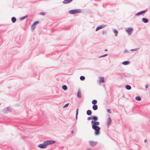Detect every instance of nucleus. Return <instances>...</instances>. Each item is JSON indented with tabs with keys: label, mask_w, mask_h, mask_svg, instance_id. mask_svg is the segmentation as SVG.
I'll use <instances>...</instances> for the list:
<instances>
[{
	"label": "nucleus",
	"mask_w": 150,
	"mask_h": 150,
	"mask_svg": "<svg viewBox=\"0 0 150 150\" xmlns=\"http://www.w3.org/2000/svg\"><path fill=\"white\" fill-rule=\"evenodd\" d=\"M80 79L81 80H83L85 79V77L83 76H81L80 77Z\"/></svg>",
	"instance_id": "obj_21"
},
{
	"label": "nucleus",
	"mask_w": 150,
	"mask_h": 150,
	"mask_svg": "<svg viewBox=\"0 0 150 150\" xmlns=\"http://www.w3.org/2000/svg\"><path fill=\"white\" fill-rule=\"evenodd\" d=\"M97 101L96 100H93L92 101V103L93 104L95 105V104L97 103Z\"/></svg>",
	"instance_id": "obj_20"
},
{
	"label": "nucleus",
	"mask_w": 150,
	"mask_h": 150,
	"mask_svg": "<svg viewBox=\"0 0 150 150\" xmlns=\"http://www.w3.org/2000/svg\"><path fill=\"white\" fill-rule=\"evenodd\" d=\"M103 34H105L106 33V32L105 31H103L102 32Z\"/></svg>",
	"instance_id": "obj_28"
},
{
	"label": "nucleus",
	"mask_w": 150,
	"mask_h": 150,
	"mask_svg": "<svg viewBox=\"0 0 150 150\" xmlns=\"http://www.w3.org/2000/svg\"><path fill=\"white\" fill-rule=\"evenodd\" d=\"M81 11L79 9L72 10L69 11V13L71 14H75L79 13H80Z\"/></svg>",
	"instance_id": "obj_3"
},
{
	"label": "nucleus",
	"mask_w": 150,
	"mask_h": 150,
	"mask_svg": "<svg viewBox=\"0 0 150 150\" xmlns=\"http://www.w3.org/2000/svg\"><path fill=\"white\" fill-rule=\"evenodd\" d=\"M147 142V140L146 139H145L144 140V142Z\"/></svg>",
	"instance_id": "obj_34"
},
{
	"label": "nucleus",
	"mask_w": 150,
	"mask_h": 150,
	"mask_svg": "<svg viewBox=\"0 0 150 150\" xmlns=\"http://www.w3.org/2000/svg\"><path fill=\"white\" fill-rule=\"evenodd\" d=\"M104 78L103 77H100L99 78V83H104Z\"/></svg>",
	"instance_id": "obj_9"
},
{
	"label": "nucleus",
	"mask_w": 150,
	"mask_h": 150,
	"mask_svg": "<svg viewBox=\"0 0 150 150\" xmlns=\"http://www.w3.org/2000/svg\"><path fill=\"white\" fill-rule=\"evenodd\" d=\"M66 105H65L64 106V107H63V108H66Z\"/></svg>",
	"instance_id": "obj_35"
},
{
	"label": "nucleus",
	"mask_w": 150,
	"mask_h": 150,
	"mask_svg": "<svg viewBox=\"0 0 150 150\" xmlns=\"http://www.w3.org/2000/svg\"><path fill=\"white\" fill-rule=\"evenodd\" d=\"M71 132L73 133V131H72Z\"/></svg>",
	"instance_id": "obj_38"
},
{
	"label": "nucleus",
	"mask_w": 150,
	"mask_h": 150,
	"mask_svg": "<svg viewBox=\"0 0 150 150\" xmlns=\"http://www.w3.org/2000/svg\"><path fill=\"white\" fill-rule=\"evenodd\" d=\"M62 88L64 90H66V85H64L63 86H62Z\"/></svg>",
	"instance_id": "obj_23"
},
{
	"label": "nucleus",
	"mask_w": 150,
	"mask_h": 150,
	"mask_svg": "<svg viewBox=\"0 0 150 150\" xmlns=\"http://www.w3.org/2000/svg\"><path fill=\"white\" fill-rule=\"evenodd\" d=\"M125 88L127 90H130L131 89V86L128 85L126 86Z\"/></svg>",
	"instance_id": "obj_17"
},
{
	"label": "nucleus",
	"mask_w": 150,
	"mask_h": 150,
	"mask_svg": "<svg viewBox=\"0 0 150 150\" xmlns=\"http://www.w3.org/2000/svg\"><path fill=\"white\" fill-rule=\"evenodd\" d=\"M78 111H79V109L78 108L76 110V118L77 119V115L78 114Z\"/></svg>",
	"instance_id": "obj_22"
},
{
	"label": "nucleus",
	"mask_w": 150,
	"mask_h": 150,
	"mask_svg": "<svg viewBox=\"0 0 150 150\" xmlns=\"http://www.w3.org/2000/svg\"><path fill=\"white\" fill-rule=\"evenodd\" d=\"M77 96L79 98H80L81 97V91H79L77 93Z\"/></svg>",
	"instance_id": "obj_13"
},
{
	"label": "nucleus",
	"mask_w": 150,
	"mask_h": 150,
	"mask_svg": "<svg viewBox=\"0 0 150 150\" xmlns=\"http://www.w3.org/2000/svg\"><path fill=\"white\" fill-rule=\"evenodd\" d=\"M142 21L144 23H147L148 22V20L145 18H143L142 19Z\"/></svg>",
	"instance_id": "obj_12"
},
{
	"label": "nucleus",
	"mask_w": 150,
	"mask_h": 150,
	"mask_svg": "<svg viewBox=\"0 0 150 150\" xmlns=\"http://www.w3.org/2000/svg\"><path fill=\"white\" fill-rule=\"evenodd\" d=\"M130 63L128 61H126L123 62L122 63V64L124 65H127L129 64Z\"/></svg>",
	"instance_id": "obj_11"
},
{
	"label": "nucleus",
	"mask_w": 150,
	"mask_h": 150,
	"mask_svg": "<svg viewBox=\"0 0 150 150\" xmlns=\"http://www.w3.org/2000/svg\"><path fill=\"white\" fill-rule=\"evenodd\" d=\"M146 11H147V10H144V11H141V12H139L138 13H137L136 14V15H137V16H138V15H142V14H143V13H145Z\"/></svg>",
	"instance_id": "obj_8"
},
{
	"label": "nucleus",
	"mask_w": 150,
	"mask_h": 150,
	"mask_svg": "<svg viewBox=\"0 0 150 150\" xmlns=\"http://www.w3.org/2000/svg\"><path fill=\"white\" fill-rule=\"evenodd\" d=\"M145 87L146 88H148V85L147 84H146L145 86Z\"/></svg>",
	"instance_id": "obj_30"
},
{
	"label": "nucleus",
	"mask_w": 150,
	"mask_h": 150,
	"mask_svg": "<svg viewBox=\"0 0 150 150\" xmlns=\"http://www.w3.org/2000/svg\"><path fill=\"white\" fill-rule=\"evenodd\" d=\"M66 90H67V86H66Z\"/></svg>",
	"instance_id": "obj_39"
},
{
	"label": "nucleus",
	"mask_w": 150,
	"mask_h": 150,
	"mask_svg": "<svg viewBox=\"0 0 150 150\" xmlns=\"http://www.w3.org/2000/svg\"><path fill=\"white\" fill-rule=\"evenodd\" d=\"M107 55V54H105L104 55H102V56H101L100 57H104L105 56H106Z\"/></svg>",
	"instance_id": "obj_26"
},
{
	"label": "nucleus",
	"mask_w": 150,
	"mask_h": 150,
	"mask_svg": "<svg viewBox=\"0 0 150 150\" xmlns=\"http://www.w3.org/2000/svg\"><path fill=\"white\" fill-rule=\"evenodd\" d=\"M91 119V117H88L87 118V119L88 120H90Z\"/></svg>",
	"instance_id": "obj_29"
},
{
	"label": "nucleus",
	"mask_w": 150,
	"mask_h": 150,
	"mask_svg": "<svg viewBox=\"0 0 150 150\" xmlns=\"http://www.w3.org/2000/svg\"><path fill=\"white\" fill-rule=\"evenodd\" d=\"M87 150H91L90 149H88Z\"/></svg>",
	"instance_id": "obj_36"
},
{
	"label": "nucleus",
	"mask_w": 150,
	"mask_h": 150,
	"mask_svg": "<svg viewBox=\"0 0 150 150\" xmlns=\"http://www.w3.org/2000/svg\"><path fill=\"white\" fill-rule=\"evenodd\" d=\"M87 114L88 115H91L92 114V112L91 110H88L87 111Z\"/></svg>",
	"instance_id": "obj_15"
},
{
	"label": "nucleus",
	"mask_w": 150,
	"mask_h": 150,
	"mask_svg": "<svg viewBox=\"0 0 150 150\" xmlns=\"http://www.w3.org/2000/svg\"><path fill=\"white\" fill-rule=\"evenodd\" d=\"M137 50V49H132L131 50V51H134V50Z\"/></svg>",
	"instance_id": "obj_31"
},
{
	"label": "nucleus",
	"mask_w": 150,
	"mask_h": 150,
	"mask_svg": "<svg viewBox=\"0 0 150 150\" xmlns=\"http://www.w3.org/2000/svg\"><path fill=\"white\" fill-rule=\"evenodd\" d=\"M39 22L38 21H35L32 25H31V28L32 31H33L34 30L35 28L36 25L38 24Z\"/></svg>",
	"instance_id": "obj_4"
},
{
	"label": "nucleus",
	"mask_w": 150,
	"mask_h": 150,
	"mask_svg": "<svg viewBox=\"0 0 150 150\" xmlns=\"http://www.w3.org/2000/svg\"><path fill=\"white\" fill-rule=\"evenodd\" d=\"M107 51V49H105V51Z\"/></svg>",
	"instance_id": "obj_37"
},
{
	"label": "nucleus",
	"mask_w": 150,
	"mask_h": 150,
	"mask_svg": "<svg viewBox=\"0 0 150 150\" xmlns=\"http://www.w3.org/2000/svg\"><path fill=\"white\" fill-rule=\"evenodd\" d=\"M11 21L13 23H14L16 22V19L15 17H13L11 18Z\"/></svg>",
	"instance_id": "obj_16"
},
{
	"label": "nucleus",
	"mask_w": 150,
	"mask_h": 150,
	"mask_svg": "<svg viewBox=\"0 0 150 150\" xmlns=\"http://www.w3.org/2000/svg\"><path fill=\"white\" fill-rule=\"evenodd\" d=\"M27 16H25L24 17H22V18H21V20H23L25 18H27Z\"/></svg>",
	"instance_id": "obj_24"
},
{
	"label": "nucleus",
	"mask_w": 150,
	"mask_h": 150,
	"mask_svg": "<svg viewBox=\"0 0 150 150\" xmlns=\"http://www.w3.org/2000/svg\"><path fill=\"white\" fill-rule=\"evenodd\" d=\"M93 109L94 110H96L98 109V106L96 105H94L93 106Z\"/></svg>",
	"instance_id": "obj_14"
},
{
	"label": "nucleus",
	"mask_w": 150,
	"mask_h": 150,
	"mask_svg": "<svg viewBox=\"0 0 150 150\" xmlns=\"http://www.w3.org/2000/svg\"><path fill=\"white\" fill-rule=\"evenodd\" d=\"M63 2L65 4V3H66V0H64V1H63Z\"/></svg>",
	"instance_id": "obj_33"
},
{
	"label": "nucleus",
	"mask_w": 150,
	"mask_h": 150,
	"mask_svg": "<svg viewBox=\"0 0 150 150\" xmlns=\"http://www.w3.org/2000/svg\"><path fill=\"white\" fill-rule=\"evenodd\" d=\"M104 26L103 25H101L100 26L98 27L96 29V31H97L99 30L102 29L104 27Z\"/></svg>",
	"instance_id": "obj_10"
},
{
	"label": "nucleus",
	"mask_w": 150,
	"mask_h": 150,
	"mask_svg": "<svg viewBox=\"0 0 150 150\" xmlns=\"http://www.w3.org/2000/svg\"><path fill=\"white\" fill-rule=\"evenodd\" d=\"M113 32L115 33V36H117L118 33V32L116 30H114Z\"/></svg>",
	"instance_id": "obj_19"
},
{
	"label": "nucleus",
	"mask_w": 150,
	"mask_h": 150,
	"mask_svg": "<svg viewBox=\"0 0 150 150\" xmlns=\"http://www.w3.org/2000/svg\"><path fill=\"white\" fill-rule=\"evenodd\" d=\"M108 112L110 113H111V110L110 109H108Z\"/></svg>",
	"instance_id": "obj_25"
},
{
	"label": "nucleus",
	"mask_w": 150,
	"mask_h": 150,
	"mask_svg": "<svg viewBox=\"0 0 150 150\" xmlns=\"http://www.w3.org/2000/svg\"><path fill=\"white\" fill-rule=\"evenodd\" d=\"M40 14L42 15H44L45 14V13H40Z\"/></svg>",
	"instance_id": "obj_27"
},
{
	"label": "nucleus",
	"mask_w": 150,
	"mask_h": 150,
	"mask_svg": "<svg viewBox=\"0 0 150 150\" xmlns=\"http://www.w3.org/2000/svg\"><path fill=\"white\" fill-rule=\"evenodd\" d=\"M112 120L110 117L108 118L107 120V124L108 126V128L110 124L111 123Z\"/></svg>",
	"instance_id": "obj_5"
},
{
	"label": "nucleus",
	"mask_w": 150,
	"mask_h": 150,
	"mask_svg": "<svg viewBox=\"0 0 150 150\" xmlns=\"http://www.w3.org/2000/svg\"><path fill=\"white\" fill-rule=\"evenodd\" d=\"M55 143V141L49 140L45 141L43 144H40L38 145V146L40 148L44 149L47 147V145L52 144Z\"/></svg>",
	"instance_id": "obj_2"
},
{
	"label": "nucleus",
	"mask_w": 150,
	"mask_h": 150,
	"mask_svg": "<svg viewBox=\"0 0 150 150\" xmlns=\"http://www.w3.org/2000/svg\"><path fill=\"white\" fill-rule=\"evenodd\" d=\"M1 105V104L0 103V105Z\"/></svg>",
	"instance_id": "obj_40"
},
{
	"label": "nucleus",
	"mask_w": 150,
	"mask_h": 150,
	"mask_svg": "<svg viewBox=\"0 0 150 150\" xmlns=\"http://www.w3.org/2000/svg\"><path fill=\"white\" fill-rule=\"evenodd\" d=\"M133 30V28H129L126 30V31L129 35H130L132 33Z\"/></svg>",
	"instance_id": "obj_6"
},
{
	"label": "nucleus",
	"mask_w": 150,
	"mask_h": 150,
	"mask_svg": "<svg viewBox=\"0 0 150 150\" xmlns=\"http://www.w3.org/2000/svg\"><path fill=\"white\" fill-rule=\"evenodd\" d=\"M89 144L91 146H94L96 145L97 142L93 141H90Z\"/></svg>",
	"instance_id": "obj_7"
},
{
	"label": "nucleus",
	"mask_w": 150,
	"mask_h": 150,
	"mask_svg": "<svg viewBox=\"0 0 150 150\" xmlns=\"http://www.w3.org/2000/svg\"><path fill=\"white\" fill-rule=\"evenodd\" d=\"M138 101H140L141 100V99L140 97L137 96L135 98Z\"/></svg>",
	"instance_id": "obj_18"
},
{
	"label": "nucleus",
	"mask_w": 150,
	"mask_h": 150,
	"mask_svg": "<svg viewBox=\"0 0 150 150\" xmlns=\"http://www.w3.org/2000/svg\"><path fill=\"white\" fill-rule=\"evenodd\" d=\"M69 105V103L66 104V107H67Z\"/></svg>",
	"instance_id": "obj_32"
},
{
	"label": "nucleus",
	"mask_w": 150,
	"mask_h": 150,
	"mask_svg": "<svg viewBox=\"0 0 150 150\" xmlns=\"http://www.w3.org/2000/svg\"><path fill=\"white\" fill-rule=\"evenodd\" d=\"M92 118L94 120L91 121V123L93 124L92 125V128L95 131V135H98L100 134V128L98 126L99 125V122L95 121L97 120L98 119L97 117L96 116H93Z\"/></svg>",
	"instance_id": "obj_1"
}]
</instances>
